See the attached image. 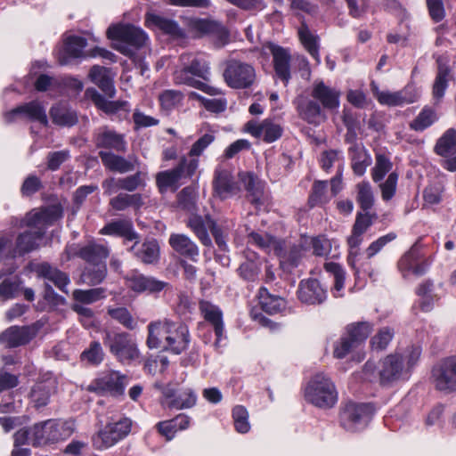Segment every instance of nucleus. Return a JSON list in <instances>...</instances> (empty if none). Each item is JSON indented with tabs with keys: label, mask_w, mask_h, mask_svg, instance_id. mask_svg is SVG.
Masks as SVG:
<instances>
[{
	"label": "nucleus",
	"mask_w": 456,
	"mask_h": 456,
	"mask_svg": "<svg viewBox=\"0 0 456 456\" xmlns=\"http://www.w3.org/2000/svg\"><path fill=\"white\" fill-rule=\"evenodd\" d=\"M393 163L390 159L382 154L377 153L375 157V166L371 169V177L375 183L381 182L385 175L390 172Z\"/></svg>",
	"instance_id": "nucleus-56"
},
{
	"label": "nucleus",
	"mask_w": 456,
	"mask_h": 456,
	"mask_svg": "<svg viewBox=\"0 0 456 456\" xmlns=\"http://www.w3.org/2000/svg\"><path fill=\"white\" fill-rule=\"evenodd\" d=\"M74 304L90 305L105 297V289L103 288H94L89 289H75L72 292Z\"/></svg>",
	"instance_id": "nucleus-51"
},
{
	"label": "nucleus",
	"mask_w": 456,
	"mask_h": 456,
	"mask_svg": "<svg viewBox=\"0 0 456 456\" xmlns=\"http://www.w3.org/2000/svg\"><path fill=\"white\" fill-rule=\"evenodd\" d=\"M193 28L201 34L217 35L221 38H226L228 36L221 23L210 20H197L193 23Z\"/></svg>",
	"instance_id": "nucleus-53"
},
{
	"label": "nucleus",
	"mask_w": 456,
	"mask_h": 456,
	"mask_svg": "<svg viewBox=\"0 0 456 456\" xmlns=\"http://www.w3.org/2000/svg\"><path fill=\"white\" fill-rule=\"evenodd\" d=\"M373 409L367 403L350 402L340 412L341 426L347 431H357L367 426L371 419Z\"/></svg>",
	"instance_id": "nucleus-13"
},
{
	"label": "nucleus",
	"mask_w": 456,
	"mask_h": 456,
	"mask_svg": "<svg viewBox=\"0 0 456 456\" xmlns=\"http://www.w3.org/2000/svg\"><path fill=\"white\" fill-rule=\"evenodd\" d=\"M305 397L313 405L329 409L338 401V391L332 380L324 373L315 374L305 389Z\"/></svg>",
	"instance_id": "nucleus-5"
},
{
	"label": "nucleus",
	"mask_w": 456,
	"mask_h": 456,
	"mask_svg": "<svg viewBox=\"0 0 456 456\" xmlns=\"http://www.w3.org/2000/svg\"><path fill=\"white\" fill-rule=\"evenodd\" d=\"M435 151L442 157H450L456 153V130L450 128L437 140Z\"/></svg>",
	"instance_id": "nucleus-47"
},
{
	"label": "nucleus",
	"mask_w": 456,
	"mask_h": 456,
	"mask_svg": "<svg viewBox=\"0 0 456 456\" xmlns=\"http://www.w3.org/2000/svg\"><path fill=\"white\" fill-rule=\"evenodd\" d=\"M183 99V94L176 90H166L159 96L161 108L167 111L177 107Z\"/></svg>",
	"instance_id": "nucleus-63"
},
{
	"label": "nucleus",
	"mask_w": 456,
	"mask_h": 456,
	"mask_svg": "<svg viewBox=\"0 0 456 456\" xmlns=\"http://www.w3.org/2000/svg\"><path fill=\"white\" fill-rule=\"evenodd\" d=\"M146 23L161 30L173 39L183 37V31L180 28L177 22L173 20L165 18L161 15L148 13L146 15Z\"/></svg>",
	"instance_id": "nucleus-38"
},
{
	"label": "nucleus",
	"mask_w": 456,
	"mask_h": 456,
	"mask_svg": "<svg viewBox=\"0 0 456 456\" xmlns=\"http://www.w3.org/2000/svg\"><path fill=\"white\" fill-rule=\"evenodd\" d=\"M281 252H276L281 265L286 267H296L305 256V248L300 243H291L281 240L280 242Z\"/></svg>",
	"instance_id": "nucleus-32"
},
{
	"label": "nucleus",
	"mask_w": 456,
	"mask_h": 456,
	"mask_svg": "<svg viewBox=\"0 0 456 456\" xmlns=\"http://www.w3.org/2000/svg\"><path fill=\"white\" fill-rule=\"evenodd\" d=\"M94 142L96 148L106 151L126 153L127 142L124 134L108 126L100 127L94 134Z\"/></svg>",
	"instance_id": "nucleus-17"
},
{
	"label": "nucleus",
	"mask_w": 456,
	"mask_h": 456,
	"mask_svg": "<svg viewBox=\"0 0 456 456\" xmlns=\"http://www.w3.org/2000/svg\"><path fill=\"white\" fill-rule=\"evenodd\" d=\"M109 315L129 330L137 328V322L126 307L109 308Z\"/></svg>",
	"instance_id": "nucleus-58"
},
{
	"label": "nucleus",
	"mask_w": 456,
	"mask_h": 456,
	"mask_svg": "<svg viewBox=\"0 0 456 456\" xmlns=\"http://www.w3.org/2000/svg\"><path fill=\"white\" fill-rule=\"evenodd\" d=\"M171 320L164 318L151 322L147 326L148 337L146 345L150 349H164L167 330L170 328Z\"/></svg>",
	"instance_id": "nucleus-30"
},
{
	"label": "nucleus",
	"mask_w": 456,
	"mask_h": 456,
	"mask_svg": "<svg viewBox=\"0 0 456 456\" xmlns=\"http://www.w3.org/2000/svg\"><path fill=\"white\" fill-rule=\"evenodd\" d=\"M86 46V40L84 37H69L57 53V60L60 65H69L74 60L84 56V49Z\"/></svg>",
	"instance_id": "nucleus-26"
},
{
	"label": "nucleus",
	"mask_w": 456,
	"mask_h": 456,
	"mask_svg": "<svg viewBox=\"0 0 456 456\" xmlns=\"http://www.w3.org/2000/svg\"><path fill=\"white\" fill-rule=\"evenodd\" d=\"M268 49L273 56L274 75L287 86L291 78V54L289 49L270 44Z\"/></svg>",
	"instance_id": "nucleus-19"
},
{
	"label": "nucleus",
	"mask_w": 456,
	"mask_h": 456,
	"mask_svg": "<svg viewBox=\"0 0 456 456\" xmlns=\"http://www.w3.org/2000/svg\"><path fill=\"white\" fill-rule=\"evenodd\" d=\"M155 387L161 390L166 404L169 409L183 410L192 408L197 403V395L191 387H183L178 395L170 386L166 387L156 384Z\"/></svg>",
	"instance_id": "nucleus-18"
},
{
	"label": "nucleus",
	"mask_w": 456,
	"mask_h": 456,
	"mask_svg": "<svg viewBox=\"0 0 456 456\" xmlns=\"http://www.w3.org/2000/svg\"><path fill=\"white\" fill-rule=\"evenodd\" d=\"M421 354L419 346H411L403 352H395L380 360L379 366L371 361L365 362L363 374L372 381L379 379L381 386H390L401 379H407Z\"/></svg>",
	"instance_id": "nucleus-2"
},
{
	"label": "nucleus",
	"mask_w": 456,
	"mask_h": 456,
	"mask_svg": "<svg viewBox=\"0 0 456 456\" xmlns=\"http://www.w3.org/2000/svg\"><path fill=\"white\" fill-rule=\"evenodd\" d=\"M61 209L58 206H50L40 210L29 212L23 221L29 230L18 236L15 248H12V241L10 240L0 239V257L4 256L14 258L17 254L23 255L37 249L45 236L47 226L61 218Z\"/></svg>",
	"instance_id": "nucleus-1"
},
{
	"label": "nucleus",
	"mask_w": 456,
	"mask_h": 456,
	"mask_svg": "<svg viewBox=\"0 0 456 456\" xmlns=\"http://www.w3.org/2000/svg\"><path fill=\"white\" fill-rule=\"evenodd\" d=\"M325 270L331 273L334 276V288H333V295L336 297H342V290L345 285V271L343 268L337 263L328 262L324 265Z\"/></svg>",
	"instance_id": "nucleus-55"
},
{
	"label": "nucleus",
	"mask_w": 456,
	"mask_h": 456,
	"mask_svg": "<svg viewBox=\"0 0 456 456\" xmlns=\"http://www.w3.org/2000/svg\"><path fill=\"white\" fill-rule=\"evenodd\" d=\"M197 170V161L188 160V158L183 156L178 165L172 169L162 171L156 175V183L160 192L166 191L168 188L176 191L181 185L183 178H191Z\"/></svg>",
	"instance_id": "nucleus-10"
},
{
	"label": "nucleus",
	"mask_w": 456,
	"mask_h": 456,
	"mask_svg": "<svg viewBox=\"0 0 456 456\" xmlns=\"http://www.w3.org/2000/svg\"><path fill=\"white\" fill-rule=\"evenodd\" d=\"M199 309L204 320L213 327L216 336L215 345L217 346L224 337L223 312L219 306L208 300L200 301Z\"/></svg>",
	"instance_id": "nucleus-24"
},
{
	"label": "nucleus",
	"mask_w": 456,
	"mask_h": 456,
	"mask_svg": "<svg viewBox=\"0 0 456 456\" xmlns=\"http://www.w3.org/2000/svg\"><path fill=\"white\" fill-rule=\"evenodd\" d=\"M372 324L368 322H354L346 326L347 334L360 346L372 331Z\"/></svg>",
	"instance_id": "nucleus-52"
},
{
	"label": "nucleus",
	"mask_w": 456,
	"mask_h": 456,
	"mask_svg": "<svg viewBox=\"0 0 456 456\" xmlns=\"http://www.w3.org/2000/svg\"><path fill=\"white\" fill-rule=\"evenodd\" d=\"M297 34L304 48L316 61L317 64L321 63L319 37L314 34L305 23L301 24L297 29Z\"/></svg>",
	"instance_id": "nucleus-41"
},
{
	"label": "nucleus",
	"mask_w": 456,
	"mask_h": 456,
	"mask_svg": "<svg viewBox=\"0 0 456 456\" xmlns=\"http://www.w3.org/2000/svg\"><path fill=\"white\" fill-rule=\"evenodd\" d=\"M64 254L67 260L77 256L89 265H95L100 263H105L110 251L106 246L91 241L85 245L72 244L68 246Z\"/></svg>",
	"instance_id": "nucleus-16"
},
{
	"label": "nucleus",
	"mask_w": 456,
	"mask_h": 456,
	"mask_svg": "<svg viewBox=\"0 0 456 456\" xmlns=\"http://www.w3.org/2000/svg\"><path fill=\"white\" fill-rule=\"evenodd\" d=\"M100 232L105 235L123 237L128 241L139 240V234L134 230L133 224L129 220L113 221L106 224Z\"/></svg>",
	"instance_id": "nucleus-39"
},
{
	"label": "nucleus",
	"mask_w": 456,
	"mask_h": 456,
	"mask_svg": "<svg viewBox=\"0 0 456 456\" xmlns=\"http://www.w3.org/2000/svg\"><path fill=\"white\" fill-rule=\"evenodd\" d=\"M186 224L204 246L210 247L212 245L211 238L208 232L206 221L202 216L193 215L189 217Z\"/></svg>",
	"instance_id": "nucleus-50"
},
{
	"label": "nucleus",
	"mask_w": 456,
	"mask_h": 456,
	"mask_svg": "<svg viewBox=\"0 0 456 456\" xmlns=\"http://www.w3.org/2000/svg\"><path fill=\"white\" fill-rule=\"evenodd\" d=\"M357 201L363 211L367 212L374 203V196L371 186L368 182H362L357 184Z\"/></svg>",
	"instance_id": "nucleus-62"
},
{
	"label": "nucleus",
	"mask_w": 456,
	"mask_h": 456,
	"mask_svg": "<svg viewBox=\"0 0 456 456\" xmlns=\"http://www.w3.org/2000/svg\"><path fill=\"white\" fill-rule=\"evenodd\" d=\"M432 381L436 390L450 394L456 391V356L440 360L432 369Z\"/></svg>",
	"instance_id": "nucleus-12"
},
{
	"label": "nucleus",
	"mask_w": 456,
	"mask_h": 456,
	"mask_svg": "<svg viewBox=\"0 0 456 456\" xmlns=\"http://www.w3.org/2000/svg\"><path fill=\"white\" fill-rule=\"evenodd\" d=\"M352 168L355 175L362 176L367 167L371 164V158L363 147L354 146L350 148Z\"/></svg>",
	"instance_id": "nucleus-46"
},
{
	"label": "nucleus",
	"mask_w": 456,
	"mask_h": 456,
	"mask_svg": "<svg viewBox=\"0 0 456 456\" xmlns=\"http://www.w3.org/2000/svg\"><path fill=\"white\" fill-rule=\"evenodd\" d=\"M53 122L61 126H71L77 122V113L66 104H56L50 110Z\"/></svg>",
	"instance_id": "nucleus-43"
},
{
	"label": "nucleus",
	"mask_w": 456,
	"mask_h": 456,
	"mask_svg": "<svg viewBox=\"0 0 456 456\" xmlns=\"http://www.w3.org/2000/svg\"><path fill=\"white\" fill-rule=\"evenodd\" d=\"M128 382L129 378L126 375L118 370H109L94 379L87 390L101 395H110L117 397L124 395Z\"/></svg>",
	"instance_id": "nucleus-11"
},
{
	"label": "nucleus",
	"mask_w": 456,
	"mask_h": 456,
	"mask_svg": "<svg viewBox=\"0 0 456 456\" xmlns=\"http://www.w3.org/2000/svg\"><path fill=\"white\" fill-rule=\"evenodd\" d=\"M81 360L91 365H99L104 358V352L98 341H93L89 347L81 354Z\"/></svg>",
	"instance_id": "nucleus-61"
},
{
	"label": "nucleus",
	"mask_w": 456,
	"mask_h": 456,
	"mask_svg": "<svg viewBox=\"0 0 456 456\" xmlns=\"http://www.w3.org/2000/svg\"><path fill=\"white\" fill-rule=\"evenodd\" d=\"M297 296L299 300L307 305H320L327 299V290L316 279H308L299 283Z\"/></svg>",
	"instance_id": "nucleus-25"
},
{
	"label": "nucleus",
	"mask_w": 456,
	"mask_h": 456,
	"mask_svg": "<svg viewBox=\"0 0 456 456\" xmlns=\"http://www.w3.org/2000/svg\"><path fill=\"white\" fill-rule=\"evenodd\" d=\"M373 94L381 105L388 107H398L411 104L419 101L420 91L413 84L406 85L399 91H380L371 84Z\"/></svg>",
	"instance_id": "nucleus-14"
},
{
	"label": "nucleus",
	"mask_w": 456,
	"mask_h": 456,
	"mask_svg": "<svg viewBox=\"0 0 456 456\" xmlns=\"http://www.w3.org/2000/svg\"><path fill=\"white\" fill-rule=\"evenodd\" d=\"M107 275V267L105 263H100L95 265H89L80 276V281L89 286L100 284Z\"/></svg>",
	"instance_id": "nucleus-49"
},
{
	"label": "nucleus",
	"mask_w": 456,
	"mask_h": 456,
	"mask_svg": "<svg viewBox=\"0 0 456 456\" xmlns=\"http://www.w3.org/2000/svg\"><path fill=\"white\" fill-rule=\"evenodd\" d=\"M99 157L106 169L119 174L132 172L140 164L135 155H129L127 158H125L113 151H100Z\"/></svg>",
	"instance_id": "nucleus-21"
},
{
	"label": "nucleus",
	"mask_w": 456,
	"mask_h": 456,
	"mask_svg": "<svg viewBox=\"0 0 456 456\" xmlns=\"http://www.w3.org/2000/svg\"><path fill=\"white\" fill-rule=\"evenodd\" d=\"M142 205L143 200L140 193L121 192L110 200V206L117 211H123L128 208L139 209Z\"/></svg>",
	"instance_id": "nucleus-44"
},
{
	"label": "nucleus",
	"mask_w": 456,
	"mask_h": 456,
	"mask_svg": "<svg viewBox=\"0 0 456 456\" xmlns=\"http://www.w3.org/2000/svg\"><path fill=\"white\" fill-rule=\"evenodd\" d=\"M170 247L180 256L197 262L200 248L197 244L186 234L172 233L168 239Z\"/></svg>",
	"instance_id": "nucleus-28"
},
{
	"label": "nucleus",
	"mask_w": 456,
	"mask_h": 456,
	"mask_svg": "<svg viewBox=\"0 0 456 456\" xmlns=\"http://www.w3.org/2000/svg\"><path fill=\"white\" fill-rule=\"evenodd\" d=\"M127 287L137 293H158L168 284L151 276H146L138 271L130 272L126 277Z\"/></svg>",
	"instance_id": "nucleus-22"
},
{
	"label": "nucleus",
	"mask_w": 456,
	"mask_h": 456,
	"mask_svg": "<svg viewBox=\"0 0 456 456\" xmlns=\"http://www.w3.org/2000/svg\"><path fill=\"white\" fill-rule=\"evenodd\" d=\"M108 37L113 41L114 48L125 55H132V48H140L148 41L146 33L133 25L110 26L107 30Z\"/></svg>",
	"instance_id": "nucleus-7"
},
{
	"label": "nucleus",
	"mask_w": 456,
	"mask_h": 456,
	"mask_svg": "<svg viewBox=\"0 0 456 456\" xmlns=\"http://www.w3.org/2000/svg\"><path fill=\"white\" fill-rule=\"evenodd\" d=\"M191 418L186 414H178L172 419L159 421L156 424L157 431L166 438L171 441L175 438L179 430H185L189 428Z\"/></svg>",
	"instance_id": "nucleus-36"
},
{
	"label": "nucleus",
	"mask_w": 456,
	"mask_h": 456,
	"mask_svg": "<svg viewBox=\"0 0 456 456\" xmlns=\"http://www.w3.org/2000/svg\"><path fill=\"white\" fill-rule=\"evenodd\" d=\"M358 347V344H356L347 334H345L338 342L335 343L333 355L335 358L343 359Z\"/></svg>",
	"instance_id": "nucleus-64"
},
{
	"label": "nucleus",
	"mask_w": 456,
	"mask_h": 456,
	"mask_svg": "<svg viewBox=\"0 0 456 456\" xmlns=\"http://www.w3.org/2000/svg\"><path fill=\"white\" fill-rule=\"evenodd\" d=\"M17 116L28 118L30 121H37L47 126L48 118L45 108L37 101L20 105L4 114L6 122H12Z\"/></svg>",
	"instance_id": "nucleus-23"
},
{
	"label": "nucleus",
	"mask_w": 456,
	"mask_h": 456,
	"mask_svg": "<svg viewBox=\"0 0 456 456\" xmlns=\"http://www.w3.org/2000/svg\"><path fill=\"white\" fill-rule=\"evenodd\" d=\"M73 433V425L66 421L46 420L32 428L33 444L41 445L57 443L69 438Z\"/></svg>",
	"instance_id": "nucleus-9"
},
{
	"label": "nucleus",
	"mask_w": 456,
	"mask_h": 456,
	"mask_svg": "<svg viewBox=\"0 0 456 456\" xmlns=\"http://www.w3.org/2000/svg\"><path fill=\"white\" fill-rule=\"evenodd\" d=\"M190 344V332L187 325L182 322L171 321L169 330L164 350L169 351L175 354H180L185 351Z\"/></svg>",
	"instance_id": "nucleus-20"
},
{
	"label": "nucleus",
	"mask_w": 456,
	"mask_h": 456,
	"mask_svg": "<svg viewBox=\"0 0 456 456\" xmlns=\"http://www.w3.org/2000/svg\"><path fill=\"white\" fill-rule=\"evenodd\" d=\"M311 95L325 109L334 110L339 106L340 92L326 86L322 80L314 83Z\"/></svg>",
	"instance_id": "nucleus-31"
},
{
	"label": "nucleus",
	"mask_w": 456,
	"mask_h": 456,
	"mask_svg": "<svg viewBox=\"0 0 456 456\" xmlns=\"http://www.w3.org/2000/svg\"><path fill=\"white\" fill-rule=\"evenodd\" d=\"M85 96L91 100L94 105L106 114L112 115L119 111L128 113L130 105L126 101H108L95 88H87Z\"/></svg>",
	"instance_id": "nucleus-29"
},
{
	"label": "nucleus",
	"mask_w": 456,
	"mask_h": 456,
	"mask_svg": "<svg viewBox=\"0 0 456 456\" xmlns=\"http://www.w3.org/2000/svg\"><path fill=\"white\" fill-rule=\"evenodd\" d=\"M451 70L438 60V71L433 84L432 94L436 103H439L443 99L448 86V81L451 78Z\"/></svg>",
	"instance_id": "nucleus-45"
},
{
	"label": "nucleus",
	"mask_w": 456,
	"mask_h": 456,
	"mask_svg": "<svg viewBox=\"0 0 456 456\" xmlns=\"http://www.w3.org/2000/svg\"><path fill=\"white\" fill-rule=\"evenodd\" d=\"M237 176L236 180L230 169L218 165L214 171L212 182L214 193L221 200H226L240 194L243 187L251 202L259 203L263 195V185L257 176L246 171L239 172Z\"/></svg>",
	"instance_id": "nucleus-3"
},
{
	"label": "nucleus",
	"mask_w": 456,
	"mask_h": 456,
	"mask_svg": "<svg viewBox=\"0 0 456 456\" xmlns=\"http://www.w3.org/2000/svg\"><path fill=\"white\" fill-rule=\"evenodd\" d=\"M224 78L232 88H248L255 82L256 70L248 63L232 60L227 63L224 72Z\"/></svg>",
	"instance_id": "nucleus-15"
},
{
	"label": "nucleus",
	"mask_w": 456,
	"mask_h": 456,
	"mask_svg": "<svg viewBox=\"0 0 456 456\" xmlns=\"http://www.w3.org/2000/svg\"><path fill=\"white\" fill-rule=\"evenodd\" d=\"M279 240L266 232H251L248 235V243L257 247L261 250L271 253L281 252Z\"/></svg>",
	"instance_id": "nucleus-40"
},
{
	"label": "nucleus",
	"mask_w": 456,
	"mask_h": 456,
	"mask_svg": "<svg viewBox=\"0 0 456 456\" xmlns=\"http://www.w3.org/2000/svg\"><path fill=\"white\" fill-rule=\"evenodd\" d=\"M129 250L136 258L147 265L155 264L159 259V246L154 239L147 240L141 244L138 240H134V243Z\"/></svg>",
	"instance_id": "nucleus-35"
},
{
	"label": "nucleus",
	"mask_w": 456,
	"mask_h": 456,
	"mask_svg": "<svg viewBox=\"0 0 456 456\" xmlns=\"http://www.w3.org/2000/svg\"><path fill=\"white\" fill-rule=\"evenodd\" d=\"M297 108L300 117L311 124L316 123L322 114L321 105L314 101L297 103Z\"/></svg>",
	"instance_id": "nucleus-57"
},
{
	"label": "nucleus",
	"mask_w": 456,
	"mask_h": 456,
	"mask_svg": "<svg viewBox=\"0 0 456 456\" xmlns=\"http://www.w3.org/2000/svg\"><path fill=\"white\" fill-rule=\"evenodd\" d=\"M132 421L128 418L108 422L93 436L92 442L97 450L108 449L124 439L131 431Z\"/></svg>",
	"instance_id": "nucleus-8"
},
{
	"label": "nucleus",
	"mask_w": 456,
	"mask_h": 456,
	"mask_svg": "<svg viewBox=\"0 0 456 456\" xmlns=\"http://www.w3.org/2000/svg\"><path fill=\"white\" fill-rule=\"evenodd\" d=\"M181 60L183 61V68L174 73V82L176 85L194 87L212 96L221 94L220 89L206 83L210 77L209 61L206 58L195 56L186 63L185 61L189 60V55H182Z\"/></svg>",
	"instance_id": "nucleus-4"
},
{
	"label": "nucleus",
	"mask_w": 456,
	"mask_h": 456,
	"mask_svg": "<svg viewBox=\"0 0 456 456\" xmlns=\"http://www.w3.org/2000/svg\"><path fill=\"white\" fill-rule=\"evenodd\" d=\"M103 344L110 353L123 364H131L140 359L141 353L138 346L127 332L105 330Z\"/></svg>",
	"instance_id": "nucleus-6"
},
{
	"label": "nucleus",
	"mask_w": 456,
	"mask_h": 456,
	"mask_svg": "<svg viewBox=\"0 0 456 456\" xmlns=\"http://www.w3.org/2000/svg\"><path fill=\"white\" fill-rule=\"evenodd\" d=\"M35 333L29 327L12 326L0 334V344L6 347H17L28 344Z\"/></svg>",
	"instance_id": "nucleus-33"
},
{
	"label": "nucleus",
	"mask_w": 456,
	"mask_h": 456,
	"mask_svg": "<svg viewBox=\"0 0 456 456\" xmlns=\"http://www.w3.org/2000/svg\"><path fill=\"white\" fill-rule=\"evenodd\" d=\"M216 136L213 133H208L200 136L191 147L188 160H196L197 168L199 167V157L202 155L204 151L215 141Z\"/></svg>",
	"instance_id": "nucleus-59"
},
{
	"label": "nucleus",
	"mask_w": 456,
	"mask_h": 456,
	"mask_svg": "<svg viewBox=\"0 0 456 456\" xmlns=\"http://www.w3.org/2000/svg\"><path fill=\"white\" fill-rule=\"evenodd\" d=\"M330 197L327 192V182L316 181L313 184L312 192L309 196V204L312 208L328 202Z\"/></svg>",
	"instance_id": "nucleus-60"
},
{
	"label": "nucleus",
	"mask_w": 456,
	"mask_h": 456,
	"mask_svg": "<svg viewBox=\"0 0 456 456\" xmlns=\"http://www.w3.org/2000/svg\"><path fill=\"white\" fill-rule=\"evenodd\" d=\"M437 120V114L435 109L430 106H424L418 116L410 123L409 126L416 132H422L431 126Z\"/></svg>",
	"instance_id": "nucleus-48"
},
{
	"label": "nucleus",
	"mask_w": 456,
	"mask_h": 456,
	"mask_svg": "<svg viewBox=\"0 0 456 456\" xmlns=\"http://www.w3.org/2000/svg\"><path fill=\"white\" fill-rule=\"evenodd\" d=\"M90 80L95 84L108 97L113 98L116 94L114 86V76L110 69L94 65L89 72Z\"/></svg>",
	"instance_id": "nucleus-34"
},
{
	"label": "nucleus",
	"mask_w": 456,
	"mask_h": 456,
	"mask_svg": "<svg viewBox=\"0 0 456 456\" xmlns=\"http://www.w3.org/2000/svg\"><path fill=\"white\" fill-rule=\"evenodd\" d=\"M36 273L39 277L52 281L62 292L68 293L67 286L70 280L67 273L45 262L36 266Z\"/></svg>",
	"instance_id": "nucleus-37"
},
{
	"label": "nucleus",
	"mask_w": 456,
	"mask_h": 456,
	"mask_svg": "<svg viewBox=\"0 0 456 456\" xmlns=\"http://www.w3.org/2000/svg\"><path fill=\"white\" fill-rule=\"evenodd\" d=\"M245 131L256 138H262L266 142H273L281 136V127L265 119L261 123L251 120L245 124Z\"/></svg>",
	"instance_id": "nucleus-27"
},
{
	"label": "nucleus",
	"mask_w": 456,
	"mask_h": 456,
	"mask_svg": "<svg viewBox=\"0 0 456 456\" xmlns=\"http://www.w3.org/2000/svg\"><path fill=\"white\" fill-rule=\"evenodd\" d=\"M421 257L420 250L415 244L398 261V269L403 277H406L413 269L415 264Z\"/></svg>",
	"instance_id": "nucleus-54"
},
{
	"label": "nucleus",
	"mask_w": 456,
	"mask_h": 456,
	"mask_svg": "<svg viewBox=\"0 0 456 456\" xmlns=\"http://www.w3.org/2000/svg\"><path fill=\"white\" fill-rule=\"evenodd\" d=\"M258 299L261 308L269 314L281 313L286 307V301L283 297L271 294L264 287L259 289Z\"/></svg>",
	"instance_id": "nucleus-42"
}]
</instances>
